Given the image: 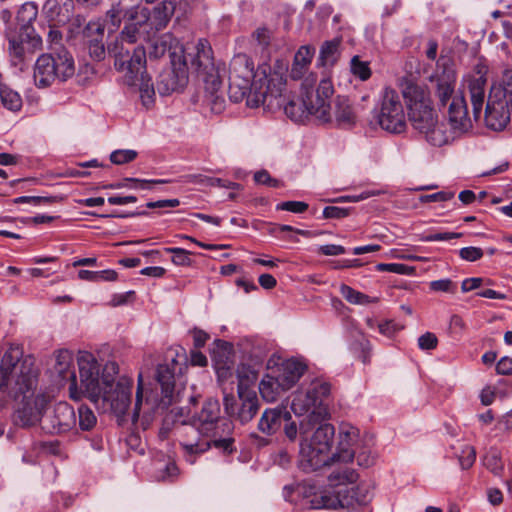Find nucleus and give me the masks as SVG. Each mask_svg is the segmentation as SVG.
I'll list each match as a JSON object with an SVG mask.
<instances>
[{
	"instance_id": "nucleus-14",
	"label": "nucleus",
	"mask_w": 512,
	"mask_h": 512,
	"mask_svg": "<svg viewBox=\"0 0 512 512\" xmlns=\"http://www.w3.org/2000/svg\"><path fill=\"white\" fill-rule=\"evenodd\" d=\"M512 119V85L507 82L503 88H493L485 110L488 128L501 131Z\"/></svg>"
},
{
	"instance_id": "nucleus-29",
	"label": "nucleus",
	"mask_w": 512,
	"mask_h": 512,
	"mask_svg": "<svg viewBox=\"0 0 512 512\" xmlns=\"http://www.w3.org/2000/svg\"><path fill=\"white\" fill-rule=\"evenodd\" d=\"M288 389L274 374H266L259 383V392L264 401H277Z\"/></svg>"
},
{
	"instance_id": "nucleus-17",
	"label": "nucleus",
	"mask_w": 512,
	"mask_h": 512,
	"mask_svg": "<svg viewBox=\"0 0 512 512\" xmlns=\"http://www.w3.org/2000/svg\"><path fill=\"white\" fill-rule=\"evenodd\" d=\"M52 372L60 384H69L68 390L71 399L79 401L84 396L85 391L82 383L80 382V387L77 386L74 359L71 351L60 349L55 352Z\"/></svg>"
},
{
	"instance_id": "nucleus-57",
	"label": "nucleus",
	"mask_w": 512,
	"mask_h": 512,
	"mask_svg": "<svg viewBox=\"0 0 512 512\" xmlns=\"http://www.w3.org/2000/svg\"><path fill=\"white\" fill-rule=\"evenodd\" d=\"M438 339L434 333L426 332L418 338V346L421 350H432L437 347Z\"/></svg>"
},
{
	"instance_id": "nucleus-19",
	"label": "nucleus",
	"mask_w": 512,
	"mask_h": 512,
	"mask_svg": "<svg viewBox=\"0 0 512 512\" xmlns=\"http://www.w3.org/2000/svg\"><path fill=\"white\" fill-rule=\"evenodd\" d=\"M432 81L436 83V95L440 103L445 105L451 98L456 83V73L451 58L447 56L439 57Z\"/></svg>"
},
{
	"instance_id": "nucleus-5",
	"label": "nucleus",
	"mask_w": 512,
	"mask_h": 512,
	"mask_svg": "<svg viewBox=\"0 0 512 512\" xmlns=\"http://www.w3.org/2000/svg\"><path fill=\"white\" fill-rule=\"evenodd\" d=\"M316 79L313 75H309L302 81L301 97L290 98L286 94V80L284 79V87L282 89L283 104L279 107L271 108L270 111L283 109L284 113L293 121H303L308 116H314L321 122L331 120L329 99L334 93V88L329 78L320 81L316 91L313 87Z\"/></svg>"
},
{
	"instance_id": "nucleus-7",
	"label": "nucleus",
	"mask_w": 512,
	"mask_h": 512,
	"mask_svg": "<svg viewBox=\"0 0 512 512\" xmlns=\"http://www.w3.org/2000/svg\"><path fill=\"white\" fill-rule=\"evenodd\" d=\"M190 64L204 86V103L213 113H221L225 99L221 94L222 80L219 66L215 64L213 51L206 39H199L193 52L184 55V66Z\"/></svg>"
},
{
	"instance_id": "nucleus-56",
	"label": "nucleus",
	"mask_w": 512,
	"mask_h": 512,
	"mask_svg": "<svg viewBox=\"0 0 512 512\" xmlns=\"http://www.w3.org/2000/svg\"><path fill=\"white\" fill-rule=\"evenodd\" d=\"M483 250L479 247H464L459 251V256L461 259L469 262H474L482 258Z\"/></svg>"
},
{
	"instance_id": "nucleus-12",
	"label": "nucleus",
	"mask_w": 512,
	"mask_h": 512,
	"mask_svg": "<svg viewBox=\"0 0 512 512\" xmlns=\"http://www.w3.org/2000/svg\"><path fill=\"white\" fill-rule=\"evenodd\" d=\"M407 102L409 120L419 133L427 131L438 116L431 105L427 92L416 84H408L403 90Z\"/></svg>"
},
{
	"instance_id": "nucleus-24",
	"label": "nucleus",
	"mask_w": 512,
	"mask_h": 512,
	"mask_svg": "<svg viewBox=\"0 0 512 512\" xmlns=\"http://www.w3.org/2000/svg\"><path fill=\"white\" fill-rule=\"evenodd\" d=\"M306 365L297 359L291 358L283 361L274 371L279 381L290 390L303 376Z\"/></svg>"
},
{
	"instance_id": "nucleus-26",
	"label": "nucleus",
	"mask_w": 512,
	"mask_h": 512,
	"mask_svg": "<svg viewBox=\"0 0 512 512\" xmlns=\"http://www.w3.org/2000/svg\"><path fill=\"white\" fill-rule=\"evenodd\" d=\"M237 390L241 406L237 409L236 415L240 422L244 424L251 421L256 415L259 409V401L255 391L241 386Z\"/></svg>"
},
{
	"instance_id": "nucleus-25",
	"label": "nucleus",
	"mask_w": 512,
	"mask_h": 512,
	"mask_svg": "<svg viewBox=\"0 0 512 512\" xmlns=\"http://www.w3.org/2000/svg\"><path fill=\"white\" fill-rule=\"evenodd\" d=\"M188 81V74L185 69L179 68L178 71H166L159 75L157 80V89L161 95H168L174 91L182 89Z\"/></svg>"
},
{
	"instance_id": "nucleus-3",
	"label": "nucleus",
	"mask_w": 512,
	"mask_h": 512,
	"mask_svg": "<svg viewBox=\"0 0 512 512\" xmlns=\"http://www.w3.org/2000/svg\"><path fill=\"white\" fill-rule=\"evenodd\" d=\"M79 376L85 394L98 409L112 412L121 419L131 404L132 382L127 379L114 382L110 377H100V365L94 355L83 351L78 354Z\"/></svg>"
},
{
	"instance_id": "nucleus-63",
	"label": "nucleus",
	"mask_w": 512,
	"mask_h": 512,
	"mask_svg": "<svg viewBox=\"0 0 512 512\" xmlns=\"http://www.w3.org/2000/svg\"><path fill=\"white\" fill-rule=\"evenodd\" d=\"M496 372L499 375H511L512 358L502 357L496 364Z\"/></svg>"
},
{
	"instance_id": "nucleus-1",
	"label": "nucleus",
	"mask_w": 512,
	"mask_h": 512,
	"mask_svg": "<svg viewBox=\"0 0 512 512\" xmlns=\"http://www.w3.org/2000/svg\"><path fill=\"white\" fill-rule=\"evenodd\" d=\"M319 413L303 417L299 423L292 419L290 412L282 408L266 409L258 422V430L271 436L285 422L283 432L290 442L299 438V465L305 472L316 471L327 462V453L335 433L333 425H320Z\"/></svg>"
},
{
	"instance_id": "nucleus-53",
	"label": "nucleus",
	"mask_w": 512,
	"mask_h": 512,
	"mask_svg": "<svg viewBox=\"0 0 512 512\" xmlns=\"http://www.w3.org/2000/svg\"><path fill=\"white\" fill-rule=\"evenodd\" d=\"M126 15H128V11H126L120 2L113 4L112 8L107 12V17H109L115 28L119 26L122 16L125 17Z\"/></svg>"
},
{
	"instance_id": "nucleus-4",
	"label": "nucleus",
	"mask_w": 512,
	"mask_h": 512,
	"mask_svg": "<svg viewBox=\"0 0 512 512\" xmlns=\"http://www.w3.org/2000/svg\"><path fill=\"white\" fill-rule=\"evenodd\" d=\"M179 353L169 350L166 355L168 363L159 364L156 372L158 387L148 390L143 385L142 374L138 376L135 405L132 413V423L146 430L157 409H167L179 401L180 393H175V378L182 371V363L177 359Z\"/></svg>"
},
{
	"instance_id": "nucleus-47",
	"label": "nucleus",
	"mask_w": 512,
	"mask_h": 512,
	"mask_svg": "<svg viewBox=\"0 0 512 512\" xmlns=\"http://www.w3.org/2000/svg\"><path fill=\"white\" fill-rule=\"evenodd\" d=\"M165 252L172 253L173 257L171 261L177 266H191L192 260L189 257L190 252L178 247L165 248Z\"/></svg>"
},
{
	"instance_id": "nucleus-27",
	"label": "nucleus",
	"mask_w": 512,
	"mask_h": 512,
	"mask_svg": "<svg viewBox=\"0 0 512 512\" xmlns=\"http://www.w3.org/2000/svg\"><path fill=\"white\" fill-rule=\"evenodd\" d=\"M129 19L132 22L125 25L118 37L133 46L138 40L139 28L149 20L148 11L137 8L129 13Z\"/></svg>"
},
{
	"instance_id": "nucleus-40",
	"label": "nucleus",
	"mask_w": 512,
	"mask_h": 512,
	"mask_svg": "<svg viewBox=\"0 0 512 512\" xmlns=\"http://www.w3.org/2000/svg\"><path fill=\"white\" fill-rule=\"evenodd\" d=\"M168 182L169 180L164 179L146 180L138 178H124L122 181L112 183V187L116 189L125 187H130L133 189H149L151 184H165Z\"/></svg>"
},
{
	"instance_id": "nucleus-61",
	"label": "nucleus",
	"mask_w": 512,
	"mask_h": 512,
	"mask_svg": "<svg viewBox=\"0 0 512 512\" xmlns=\"http://www.w3.org/2000/svg\"><path fill=\"white\" fill-rule=\"evenodd\" d=\"M254 180L258 184L267 185L270 187H277L278 180L271 178L270 174L266 170L258 171L254 174Z\"/></svg>"
},
{
	"instance_id": "nucleus-58",
	"label": "nucleus",
	"mask_w": 512,
	"mask_h": 512,
	"mask_svg": "<svg viewBox=\"0 0 512 512\" xmlns=\"http://www.w3.org/2000/svg\"><path fill=\"white\" fill-rule=\"evenodd\" d=\"M401 329L402 326L398 325L393 320H386L378 324L379 332L386 337L394 336Z\"/></svg>"
},
{
	"instance_id": "nucleus-48",
	"label": "nucleus",
	"mask_w": 512,
	"mask_h": 512,
	"mask_svg": "<svg viewBox=\"0 0 512 512\" xmlns=\"http://www.w3.org/2000/svg\"><path fill=\"white\" fill-rule=\"evenodd\" d=\"M351 71L362 81L369 79L371 76L369 64L361 61L358 56H354L351 60Z\"/></svg>"
},
{
	"instance_id": "nucleus-37",
	"label": "nucleus",
	"mask_w": 512,
	"mask_h": 512,
	"mask_svg": "<svg viewBox=\"0 0 512 512\" xmlns=\"http://www.w3.org/2000/svg\"><path fill=\"white\" fill-rule=\"evenodd\" d=\"M9 41L22 42L32 48H42V38L36 33L33 26L19 27L16 35L9 38Z\"/></svg>"
},
{
	"instance_id": "nucleus-49",
	"label": "nucleus",
	"mask_w": 512,
	"mask_h": 512,
	"mask_svg": "<svg viewBox=\"0 0 512 512\" xmlns=\"http://www.w3.org/2000/svg\"><path fill=\"white\" fill-rule=\"evenodd\" d=\"M137 157V152L132 149L115 150L110 155V160L116 165H121L133 161Z\"/></svg>"
},
{
	"instance_id": "nucleus-30",
	"label": "nucleus",
	"mask_w": 512,
	"mask_h": 512,
	"mask_svg": "<svg viewBox=\"0 0 512 512\" xmlns=\"http://www.w3.org/2000/svg\"><path fill=\"white\" fill-rule=\"evenodd\" d=\"M422 134L425 140L435 147H441L450 143L456 136L451 129L447 128L444 122H440L439 120H436L435 123Z\"/></svg>"
},
{
	"instance_id": "nucleus-45",
	"label": "nucleus",
	"mask_w": 512,
	"mask_h": 512,
	"mask_svg": "<svg viewBox=\"0 0 512 512\" xmlns=\"http://www.w3.org/2000/svg\"><path fill=\"white\" fill-rule=\"evenodd\" d=\"M339 42L336 40L325 42L320 50V58L324 65H332L336 61Z\"/></svg>"
},
{
	"instance_id": "nucleus-22",
	"label": "nucleus",
	"mask_w": 512,
	"mask_h": 512,
	"mask_svg": "<svg viewBox=\"0 0 512 512\" xmlns=\"http://www.w3.org/2000/svg\"><path fill=\"white\" fill-rule=\"evenodd\" d=\"M104 26L100 21H90L83 29V39L91 58L101 61L105 57L103 44Z\"/></svg>"
},
{
	"instance_id": "nucleus-41",
	"label": "nucleus",
	"mask_w": 512,
	"mask_h": 512,
	"mask_svg": "<svg viewBox=\"0 0 512 512\" xmlns=\"http://www.w3.org/2000/svg\"><path fill=\"white\" fill-rule=\"evenodd\" d=\"M38 15V8L35 4L27 2L24 3L18 10L16 20L19 27L32 26L31 24L36 20Z\"/></svg>"
},
{
	"instance_id": "nucleus-11",
	"label": "nucleus",
	"mask_w": 512,
	"mask_h": 512,
	"mask_svg": "<svg viewBox=\"0 0 512 512\" xmlns=\"http://www.w3.org/2000/svg\"><path fill=\"white\" fill-rule=\"evenodd\" d=\"M120 37H116L108 45V53L114 58V67L117 71L124 73L127 84L135 83L138 74L145 68L146 51L142 46L133 48Z\"/></svg>"
},
{
	"instance_id": "nucleus-43",
	"label": "nucleus",
	"mask_w": 512,
	"mask_h": 512,
	"mask_svg": "<svg viewBox=\"0 0 512 512\" xmlns=\"http://www.w3.org/2000/svg\"><path fill=\"white\" fill-rule=\"evenodd\" d=\"M348 484L341 487L342 490H347L348 495L356 496L352 497L350 502L346 506L352 505L354 502L358 504H366L370 499V491L367 485L360 484L357 487L348 488Z\"/></svg>"
},
{
	"instance_id": "nucleus-23",
	"label": "nucleus",
	"mask_w": 512,
	"mask_h": 512,
	"mask_svg": "<svg viewBox=\"0 0 512 512\" xmlns=\"http://www.w3.org/2000/svg\"><path fill=\"white\" fill-rule=\"evenodd\" d=\"M451 130L456 134L468 131L472 124L468 116L467 105L462 95L455 96L449 106Z\"/></svg>"
},
{
	"instance_id": "nucleus-46",
	"label": "nucleus",
	"mask_w": 512,
	"mask_h": 512,
	"mask_svg": "<svg viewBox=\"0 0 512 512\" xmlns=\"http://www.w3.org/2000/svg\"><path fill=\"white\" fill-rule=\"evenodd\" d=\"M237 378H238V388L241 386L243 388H249V384L253 383L256 378V372L248 365L241 364L237 367L236 370Z\"/></svg>"
},
{
	"instance_id": "nucleus-35",
	"label": "nucleus",
	"mask_w": 512,
	"mask_h": 512,
	"mask_svg": "<svg viewBox=\"0 0 512 512\" xmlns=\"http://www.w3.org/2000/svg\"><path fill=\"white\" fill-rule=\"evenodd\" d=\"M130 86H138L140 98L144 106L149 107L154 102L155 90L151 78L146 73V67L138 74L135 83Z\"/></svg>"
},
{
	"instance_id": "nucleus-13",
	"label": "nucleus",
	"mask_w": 512,
	"mask_h": 512,
	"mask_svg": "<svg viewBox=\"0 0 512 512\" xmlns=\"http://www.w3.org/2000/svg\"><path fill=\"white\" fill-rule=\"evenodd\" d=\"M184 416V409L180 408L175 413V421L179 423L177 432L179 434V444L184 452L187 462L194 464L196 458L208 451L211 447V438L214 436H206L200 429L189 422Z\"/></svg>"
},
{
	"instance_id": "nucleus-60",
	"label": "nucleus",
	"mask_w": 512,
	"mask_h": 512,
	"mask_svg": "<svg viewBox=\"0 0 512 512\" xmlns=\"http://www.w3.org/2000/svg\"><path fill=\"white\" fill-rule=\"evenodd\" d=\"M348 215V210L337 206H327L323 209V217L326 219H340Z\"/></svg>"
},
{
	"instance_id": "nucleus-18",
	"label": "nucleus",
	"mask_w": 512,
	"mask_h": 512,
	"mask_svg": "<svg viewBox=\"0 0 512 512\" xmlns=\"http://www.w3.org/2000/svg\"><path fill=\"white\" fill-rule=\"evenodd\" d=\"M196 425L206 436H218L220 422L227 431L231 429V423L227 420H220V405L216 399H208L204 402L199 414L187 419Z\"/></svg>"
},
{
	"instance_id": "nucleus-15",
	"label": "nucleus",
	"mask_w": 512,
	"mask_h": 512,
	"mask_svg": "<svg viewBox=\"0 0 512 512\" xmlns=\"http://www.w3.org/2000/svg\"><path fill=\"white\" fill-rule=\"evenodd\" d=\"M380 127L387 132L400 134L406 129V115L400 95L392 88L383 90L377 116Z\"/></svg>"
},
{
	"instance_id": "nucleus-34",
	"label": "nucleus",
	"mask_w": 512,
	"mask_h": 512,
	"mask_svg": "<svg viewBox=\"0 0 512 512\" xmlns=\"http://www.w3.org/2000/svg\"><path fill=\"white\" fill-rule=\"evenodd\" d=\"M175 0H165L153 9L151 20L156 30L165 28L175 11Z\"/></svg>"
},
{
	"instance_id": "nucleus-42",
	"label": "nucleus",
	"mask_w": 512,
	"mask_h": 512,
	"mask_svg": "<svg viewBox=\"0 0 512 512\" xmlns=\"http://www.w3.org/2000/svg\"><path fill=\"white\" fill-rule=\"evenodd\" d=\"M354 450V457H356V461L359 466L368 468L375 463L376 454L372 451L368 444L365 443L362 446L357 445Z\"/></svg>"
},
{
	"instance_id": "nucleus-64",
	"label": "nucleus",
	"mask_w": 512,
	"mask_h": 512,
	"mask_svg": "<svg viewBox=\"0 0 512 512\" xmlns=\"http://www.w3.org/2000/svg\"><path fill=\"white\" fill-rule=\"evenodd\" d=\"M319 252L327 256H337L345 253V248L341 245L327 244L319 247Z\"/></svg>"
},
{
	"instance_id": "nucleus-6",
	"label": "nucleus",
	"mask_w": 512,
	"mask_h": 512,
	"mask_svg": "<svg viewBox=\"0 0 512 512\" xmlns=\"http://www.w3.org/2000/svg\"><path fill=\"white\" fill-rule=\"evenodd\" d=\"M358 473L348 467L335 469L329 476V485L319 487L307 482L297 484V495L302 499V506L308 510H337L346 507L353 496L341 487L354 484Z\"/></svg>"
},
{
	"instance_id": "nucleus-36",
	"label": "nucleus",
	"mask_w": 512,
	"mask_h": 512,
	"mask_svg": "<svg viewBox=\"0 0 512 512\" xmlns=\"http://www.w3.org/2000/svg\"><path fill=\"white\" fill-rule=\"evenodd\" d=\"M340 293L347 302L354 305L366 306L369 304L377 303L379 301L377 297H371L367 294L355 290L346 284H342L340 286Z\"/></svg>"
},
{
	"instance_id": "nucleus-52",
	"label": "nucleus",
	"mask_w": 512,
	"mask_h": 512,
	"mask_svg": "<svg viewBox=\"0 0 512 512\" xmlns=\"http://www.w3.org/2000/svg\"><path fill=\"white\" fill-rule=\"evenodd\" d=\"M476 459L475 449L470 445H465L459 456V462L463 469L470 468Z\"/></svg>"
},
{
	"instance_id": "nucleus-59",
	"label": "nucleus",
	"mask_w": 512,
	"mask_h": 512,
	"mask_svg": "<svg viewBox=\"0 0 512 512\" xmlns=\"http://www.w3.org/2000/svg\"><path fill=\"white\" fill-rule=\"evenodd\" d=\"M454 197L453 192L439 191L429 195H423L420 197L421 202H444L451 200Z\"/></svg>"
},
{
	"instance_id": "nucleus-54",
	"label": "nucleus",
	"mask_w": 512,
	"mask_h": 512,
	"mask_svg": "<svg viewBox=\"0 0 512 512\" xmlns=\"http://www.w3.org/2000/svg\"><path fill=\"white\" fill-rule=\"evenodd\" d=\"M430 289L435 292L454 293L456 284L450 279H440L430 282Z\"/></svg>"
},
{
	"instance_id": "nucleus-50",
	"label": "nucleus",
	"mask_w": 512,
	"mask_h": 512,
	"mask_svg": "<svg viewBox=\"0 0 512 512\" xmlns=\"http://www.w3.org/2000/svg\"><path fill=\"white\" fill-rule=\"evenodd\" d=\"M484 465L495 475H500L503 470V463L497 452L488 453L484 458Z\"/></svg>"
},
{
	"instance_id": "nucleus-2",
	"label": "nucleus",
	"mask_w": 512,
	"mask_h": 512,
	"mask_svg": "<svg viewBox=\"0 0 512 512\" xmlns=\"http://www.w3.org/2000/svg\"><path fill=\"white\" fill-rule=\"evenodd\" d=\"M284 76L280 72L270 73L268 64L259 65L254 69V63L246 54L235 55L229 66V98L235 102L246 99L247 106L258 108L261 105L267 109L283 104L282 89Z\"/></svg>"
},
{
	"instance_id": "nucleus-44",
	"label": "nucleus",
	"mask_w": 512,
	"mask_h": 512,
	"mask_svg": "<svg viewBox=\"0 0 512 512\" xmlns=\"http://www.w3.org/2000/svg\"><path fill=\"white\" fill-rule=\"evenodd\" d=\"M79 427L83 431L91 430L97 423V418L94 412L86 405H81L78 408Z\"/></svg>"
},
{
	"instance_id": "nucleus-62",
	"label": "nucleus",
	"mask_w": 512,
	"mask_h": 512,
	"mask_svg": "<svg viewBox=\"0 0 512 512\" xmlns=\"http://www.w3.org/2000/svg\"><path fill=\"white\" fill-rule=\"evenodd\" d=\"M253 37L257 41V43L262 46L263 48H266L270 44L271 39V32L267 28H258L254 33Z\"/></svg>"
},
{
	"instance_id": "nucleus-8",
	"label": "nucleus",
	"mask_w": 512,
	"mask_h": 512,
	"mask_svg": "<svg viewBox=\"0 0 512 512\" xmlns=\"http://www.w3.org/2000/svg\"><path fill=\"white\" fill-rule=\"evenodd\" d=\"M37 375L33 358L23 357L19 347H10L0 361V392H8L17 400L19 392L36 388Z\"/></svg>"
},
{
	"instance_id": "nucleus-55",
	"label": "nucleus",
	"mask_w": 512,
	"mask_h": 512,
	"mask_svg": "<svg viewBox=\"0 0 512 512\" xmlns=\"http://www.w3.org/2000/svg\"><path fill=\"white\" fill-rule=\"evenodd\" d=\"M277 210H285L293 213H303L308 209V204L302 201H286L277 205Z\"/></svg>"
},
{
	"instance_id": "nucleus-16",
	"label": "nucleus",
	"mask_w": 512,
	"mask_h": 512,
	"mask_svg": "<svg viewBox=\"0 0 512 512\" xmlns=\"http://www.w3.org/2000/svg\"><path fill=\"white\" fill-rule=\"evenodd\" d=\"M35 389L19 392L22 399L17 403L13 414V421L17 426H34L42 419L49 399L44 394H35Z\"/></svg>"
},
{
	"instance_id": "nucleus-32",
	"label": "nucleus",
	"mask_w": 512,
	"mask_h": 512,
	"mask_svg": "<svg viewBox=\"0 0 512 512\" xmlns=\"http://www.w3.org/2000/svg\"><path fill=\"white\" fill-rule=\"evenodd\" d=\"M334 117L341 127H351L357 121V115L348 99L338 96L334 107Z\"/></svg>"
},
{
	"instance_id": "nucleus-51",
	"label": "nucleus",
	"mask_w": 512,
	"mask_h": 512,
	"mask_svg": "<svg viewBox=\"0 0 512 512\" xmlns=\"http://www.w3.org/2000/svg\"><path fill=\"white\" fill-rule=\"evenodd\" d=\"M376 269L378 271H386L400 275L410 274V272L413 270L412 267L402 263H380L376 266Z\"/></svg>"
},
{
	"instance_id": "nucleus-33",
	"label": "nucleus",
	"mask_w": 512,
	"mask_h": 512,
	"mask_svg": "<svg viewBox=\"0 0 512 512\" xmlns=\"http://www.w3.org/2000/svg\"><path fill=\"white\" fill-rule=\"evenodd\" d=\"M485 85L486 79L482 75L474 77L468 81V89L475 118H478L481 114L485 98Z\"/></svg>"
},
{
	"instance_id": "nucleus-31",
	"label": "nucleus",
	"mask_w": 512,
	"mask_h": 512,
	"mask_svg": "<svg viewBox=\"0 0 512 512\" xmlns=\"http://www.w3.org/2000/svg\"><path fill=\"white\" fill-rule=\"evenodd\" d=\"M38 50V48H32L29 47V45H24L21 41H9L8 51L10 62L20 71H24L33 54Z\"/></svg>"
},
{
	"instance_id": "nucleus-21",
	"label": "nucleus",
	"mask_w": 512,
	"mask_h": 512,
	"mask_svg": "<svg viewBox=\"0 0 512 512\" xmlns=\"http://www.w3.org/2000/svg\"><path fill=\"white\" fill-rule=\"evenodd\" d=\"M76 424L74 408L67 402H59L54 406L53 412L47 417L43 428L52 434L69 431Z\"/></svg>"
},
{
	"instance_id": "nucleus-38",
	"label": "nucleus",
	"mask_w": 512,
	"mask_h": 512,
	"mask_svg": "<svg viewBox=\"0 0 512 512\" xmlns=\"http://www.w3.org/2000/svg\"><path fill=\"white\" fill-rule=\"evenodd\" d=\"M174 38L166 33L151 41L149 45V58L158 59L163 57L173 46Z\"/></svg>"
},
{
	"instance_id": "nucleus-9",
	"label": "nucleus",
	"mask_w": 512,
	"mask_h": 512,
	"mask_svg": "<svg viewBox=\"0 0 512 512\" xmlns=\"http://www.w3.org/2000/svg\"><path fill=\"white\" fill-rule=\"evenodd\" d=\"M75 73L71 53L64 47L41 54L34 64L33 81L37 88H47L56 81L64 82Z\"/></svg>"
},
{
	"instance_id": "nucleus-10",
	"label": "nucleus",
	"mask_w": 512,
	"mask_h": 512,
	"mask_svg": "<svg viewBox=\"0 0 512 512\" xmlns=\"http://www.w3.org/2000/svg\"><path fill=\"white\" fill-rule=\"evenodd\" d=\"M331 393V385L329 382L321 378L312 380L306 388L298 389L293 396L291 410L296 416H307L311 413H319V424L330 425L325 423L327 410L324 407L325 401Z\"/></svg>"
},
{
	"instance_id": "nucleus-20",
	"label": "nucleus",
	"mask_w": 512,
	"mask_h": 512,
	"mask_svg": "<svg viewBox=\"0 0 512 512\" xmlns=\"http://www.w3.org/2000/svg\"><path fill=\"white\" fill-rule=\"evenodd\" d=\"M358 437L359 430L350 425V424H342L339 430V442L337 447V452L330 457L329 453H327V462L323 465H329L334 462H350L353 460L355 455L354 446L358 445ZM332 443L330 444V446ZM331 447L329 448L330 452Z\"/></svg>"
},
{
	"instance_id": "nucleus-28",
	"label": "nucleus",
	"mask_w": 512,
	"mask_h": 512,
	"mask_svg": "<svg viewBox=\"0 0 512 512\" xmlns=\"http://www.w3.org/2000/svg\"><path fill=\"white\" fill-rule=\"evenodd\" d=\"M314 51L307 47L302 46L299 48V50L296 52L293 60V64L290 70V77L293 80H300L308 77L309 75H313L315 79L317 80V77L313 73H308L312 58H313Z\"/></svg>"
},
{
	"instance_id": "nucleus-39",
	"label": "nucleus",
	"mask_w": 512,
	"mask_h": 512,
	"mask_svg": "<svg viewBox=\"0 0 512 512\" xmlns=\"http://www.w3.org/2000/svg\"><path fill=\"white\" fill-rule=\"evenodd\" d=\"M0 101L6 109L16 112L22 107L20 94L5 84H0Z\"/></svg>"
}]
</instances>
